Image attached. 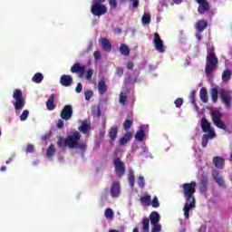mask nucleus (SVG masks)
Returning a JSON list of instances; mask_svg holds the SVG:
<instances>
[{
  "label": "nucleus",
  "mask_w": 232,
  "mask_h": 232,
  "mask_svg": "<svg viewBox=\"0 0 232 232\" xmlns=\"http://www.w3.org/2000/svg\"><path fill=\"white\" fill-rule=\"evenodd\" d=\"M182 191L187 199L183 208L185 218H189V211L195 209V193L197 191V182L184 183L182 185Z\"/></svg>",
  "instance_id": "obj_1"
},
{
  "label": "nucleus",
  "mask_w": 232,
  "mask_h": 232,
  "mask_svg": "<svg viewBox=\"0 0 232 232\" xmlns=\"http://www.w3.org/2000/svg\"><path fill=\"white\" fill-rule=\"evenodd\" d=\"M208 55L206 57L205 73L207 77H213V72L218 68V58L215 53V47L208 49Z\"/></svg>",
  "instance_id": "obj_2"
},
{
  "label": "nucleus",
  "mask_w": 232,
  "mask_h": 232,
  "mask_svg": "<svg viewBox=\"0 0 232 232\" xmlns=\"http://www.w3.org/2000/svg\"><path fill=\"white\" fill-rule=\"evenodd\" d=\"M81 132L78 130L72 132L71 135H67L64 140L59 139L57 146L60 148H70V150H74L77 148L79 140H81Z\"/></svg>",
  "instance_id": "obj_3"
},
{
  "label": "nucleus",
  "mask_w": 232,
  "mask_h": 232,
  "mask_svg": "<svg viewBox=\"0 0 232 232\" xmlns=\"http://www.w3.org/2000/svg\"><path fill=\"white\" fill-rule=\"evenodd\" d=\"M72 73H78V77L82 79L85 75V79L90 81L93 77V69H89L86 71V65H81V63H76L71 67Z\"/></svg>",
  "instance_id": "obj_4"
},
{
  "label": "nucleus",
  "mask_w": 232,
  "mask_h": 232,
  "mask_svg": "<svg viewBox=\"0 0 232 232\" xmlns=\"http://www.w3.org/2000/svg\"><path fill=\"white\" fill-rule=\"evenodd\" d=\"M13 98L14 99V107L16 111L24 108V98H23V91L15 89L13 92Z\"/></svg>",
  "instance_id": "obj_5"
},
{
  "label": "nucleus",
  "mask_w": 232,
  "mask_h": 232,
  "mask_svg": "<svg viewBox=\"0 0 232 232\" xmlns=\"http://www.w3.org/2000/svg\"><path fill=\"white\" fill-rule=\"evenodd\" d=\"M211 118L217 128H219V130H227V126H226V123H224L222 121V113H220V111H212Z\"/></svg>",
  "instance_id": "obj_6"
},
{
  "label": "nucleus",
  "mask_w": 232,
  "mask_h": 232,
  "mask_svg": "<svg viewBox=\"0 0 232 232\" xmlns=\"http://www.w3.org/2000/svg\"><path fill=\"white\" fill-rule=\"evenodd\" d=\"M114 169L116 171V175L121 179L124 177V173H126V165L120 158H114L113 160Z\"/></svg>",
  "instance_id": "obj_7"
},
{
  "label": "nucleus",
  "mask_w": 232,
  "mask_h": 232,
  "mask_svg": "<svg viewBox=\"0 0 232 232\" xmlns=\"http://www.w3.org/2000/svg\"><path fill=\"white\" fill-rule=\"evenodd\" d=\"M91 12L92 15H95L96 17H101V15L108 14V8L102 4H93L91 7Z\"/></svg>",
  "instance_id": "obj_8"
},
{
  "label": "nucleus",
  "mask_w": 232,
  "mask_h": 232,
  "mask_svg": "<svg viewBox=\"0 0 232 232\" xmlns=\"http://www.w3.org/2000/svg\"><path fill=\"white\" fill-rule=\"evenodd\" d=\"M201 130L204 133H208L209 134V139H215L216 134L215 130L211 129V123L208 121L206 118L201 119Z\"/></svg>",
  "instance_id": "obj_9"
},
{
  "label": "nucleus",
  "mask_w": 232,
  "mask_h": 232,
  "mask_svg": "<svg viewBox=\"0 0 232 232\" xmlns=\"http://www.w3.org/2000/svg\"><path fill=\"white\" fill-rule=\"evenodd\" d=\"M198 3V12L200 15H204V14H209L211 12V5H209V2L208 0H196Z\"/></svg>",
  "instance_id": "obj_10"
},
{
  "label": "nucleus",
  "mask_w": 232,
  "mask_h": 232,
  "mask_svg": "<svg viewBox=\"0 0 232 232\" xmlns=\"http://www.w3.org/2000/svg\"><path fill=\"white\" fill-rule=\"evenodd\" d=\"M209 179L208 178V174L203 172L199 178V191L200 193H208V189H209Z\"/></svg>",
  "instance_id": "obj_11"
},
{
  "label": "nucleus",
  "mask_w": 232,
  "mask_h": 232,
  "mask_svg": "<svg viewBox=\"0 0 232 232\" xmlns=\"http://www.w3.org/2000/svg\"><path fill=\"white\" fill-rule=\"evenodd\" d=\"M60 117L63 121H70L73 117V107L72 105H65L60 113Z\"/></svg>",
  "instance_id": "obj_12"
},
{
  "label": "nucleus",
  "mask_w": 232,
  "mask_h": 232,
  "mask_svg": "<svg viewBox=\"0 0 232 232\" xmlns=\"http://www.w3.org/2000/svg\"><path fill=\"white\" fill-rule=\"evenodd\" d=\"M219 95L221 97L222 102H224L226 106H231L232 100L231 93L229 92V91L221 90L219 92Z\"/></svg>",
  "instance_id": "obj_13"
},
{
  "label": "nucleus",
  "mask_w": 232,
  "mask_h": 232,
  "mask_svg": "<svg viewBox=\"0 0 232 232\" xmlns=\"http://www.w3.org/2000/svg\"><path fill=\"white\" fill-rule=\"evenodd\" d=\"M154 46L160 53L164 52V42L160 39L159 33L154 34Z\"/></svg>",
  "instance_id": "obj_14"
},
{
  "label": "nucleus",
  "mask_w": 232,
  "mask_h": 232,
  "mask_svg": "<svg viewBox=\"0 0 232 232\" xmlns=\"http://www.w3.org/2000/svg\"><path fill=\"white\" fill-rule=\"evenodd\" d=\"M60 84L68 88V86H72V84H73V78L70 74H63L60 78Z\"/></svg>",
  "instance_id": "obj_15"
},
{
  "label": "nucleus",
  "mask_w": 232,
  "mask_h": 232,
  "mask_svg": "<svg viewBox=\"0 0 232 232\" xmlns=\"http://www.w3.org/2000/svg\"><path fill=\"white\" fill-rule=\"evenodd\" d=\"M121 195V183L119 181L113 182L111 187V196L112 198H117Z\"/></svg>",
  "instance_id": "obj_16"
},
{
  "label": "nucleus",
  "mask_w": 232,
  "mask_h": 232,
  "mask_svg": "<svg viewBox=\"0 0 232 232\" xmlns=\"http://www.w3.org/2000/svg\"><path fill=\"white\" fill-rule=\"evenodd\" d=\"M78 130L83 135H88L92 130V125L88 122V120H83Z\"/></svg>",
  "instance_id": "obj_17"
},
{
  "label": "nucleus",
  "mask_w": 232,
  "mask_h": 232,
  "mask_svg": "<svg viewBox=\"0 0 232 232\" xmlns=\"http://www.w3.org/2000/svg\"><path fill=\"white\" fill-rule=\"evenodd\" d=\"M208 24H209L207 22V20L200 19L196 23L195 28L198 34H202V32L208 28Z\"/></svg>",
  "instance_id": "obj_18"
},
{
  "label": "nucleus",
  "mask_w": 232,
  "mask_h": 232,
  "mask_svg": "<svg viewBox=\"0 0 232 232\" xmlns=\"http://www.w3.org/2000/svg\"><path fill=\"white\" fill-rule=\"evenodd\" d=\"M212 177H213L215 182L218 183V185H219L220 187L225 186L226 181H224V178L220 177V173L218 172V170L214 169L212 171Z\"/></svg>",
  "instance_id": "obj_19"
},
{
  "label": "nucleus",
  "mask_w": 232,
  "mask_h": 232,
  "mask_svg": "<svg viewBox=\"0 0 232 232\" xmlns=\"http://www.w3.org/2000/svg\"><path fill=\"white\" fill-rule=\"evenodd\" d=\"M98 92L100 95H104L108 92V85H106V80L104 78H102L98 82Z\"/></svg>",
  "instance_id": "obj_20"
},
{
  "label": "nucleus",
  "mask_w": 232,
  "mask_h": 232,
  "mask_svg": "<svg viewBox=\"0 0 232 232\" xmlns=\"http://www.w3.org/2000/svg\"><path fill=\"white\" fill-rule=\"evenodd\" d=\"M117 133H119V128L117 126H112L109 130V142H114L115 139H117Z\"/></svg>",
  "instance_id": "obj_21"
},
{
  "label": "nucleus",
  "mask_w": 232,
  "mask_h": 232,
  "mask_svg": "<svg viewBox=\"0 0 232 232\" xmlns=\"http://www.w3.org/2000/svg\"><path fill=\"white\" fill-rule=\"evenodd\" d=\"M213 164L216 168H218V169H224V160L222 157L220 156H216L213 158Z\"/></svg>",
  "instance_id": "obj_22"
},
{
  "label": "nucleus",
  "mask_w": 232,
  "mask_h": 232,
  "mask_svg": "<svg viewBox=\"0 0 232 232\" xmlns=\"http://www.w3.org/2000/svg\"><path fill=\"white\" fill-rule=\"evenodd\" d=\"M55 94H51L46 102V107L49 111H53L55 110Z\"/></svg>",
  "instance_id": "obj_23"
},
{
  "label": "nucleus",
  "mask_w": 232,
  "mask_h": 232,
  "mask_svg": "<svg viewBox=\"0 0 232 232\" xmlns=\"http://www.w3.org/2000/svg\"><path fill=\"white\" fill-rule=\"evenodd\" d=\"M101 46L104 52H111V43L107 38H102Z\"/></svg>",
  "instance_id": "obj_24"
},
{
  "label": "nucleus",
  "mask_w": 232,
  "mask_h": 232,
  "mask_svg": "<svg viewBox=\"0 0 232 232\" xmlns=\"http://www.w3.org/2000/svg\"><path fill=\"white\" fill-rule=\"evenodd\" d=\"M149 219L150 224H159L160 222V215L157 211H153L150 214Z\"/></svg>",
  "instance_id": "obj_25"
},
{
  "label": "nucleus",
  "mask_w": 232,
  "mask_h": 232,
  "mask_svg": "<svg viewBox=\"0 0 232 232\" xmlns=\"http://www.w3.org/2000/svg\"><path fill=\"white\" fill-rule=\"evenodd\" d=\"M141 232H150V218H143L140 227Z\"/></svg>",
  "instance_id": "obj_26"
},
{
  "label": "nucleus",
  "mask_w": 232,
  "mask_h": 232,
  "mask_svg": "<svg viewBox=\"0 0 232 232\" xmlns=\"http://www.w3.org/2000/svg\"><path fill=\"white\" fill-rule=\"evenodd\" d=\"M133 137L131 136V132L127 131L122 138L120 139V146H124L125 144H128L130 140H131Z\"/></svg>",
  "instance_id": "obj_27"
},
{
  "label": "nucleus",
  "mask_w": 232,
  "mask_h": 232,
  "mask_svg": "<svg viewBox=\"0 0 232 232\" xmlns=\"http://www.w3.org/2000/svg\"><path fill=\"white\" fill-rule=\"evenodd\" d=\"M199 97L205 104L208 103V89L207 88H201L199 91Z\"/></svg>",
  "instance_id": "obj_28"
},
{
  "label": "nucleus",
  "mask_w": 232,
  "mask_h": 232,
  "mask_svg": "<svg viewBox=\"0 0 232 232\" xmlns=\"http://www.w3.org/2000/svg\"><path fill=\"white\" fill-rule=\"evenodd\" d=\"M210 95L212 102H214V104H217V102H218V89L217 87L212 88L210 91Z\"/></svg>",
  "instance_id": "obj_29"
},
{
  "label": "nucleus",
  "mask_w": 232,
  "mask_h": 232,
  "mask_svg": "<svg viewBox=\"0 0 232 232\" xmlns=\"http://www.w3.org/2000/svg\"><path fill=\"white\" fill-rule=\"evenodd\" d=\"M120 53H121V55H123L124 57H128V55H130V47H128V45L121 44L120 45Z\"/></svg>",
  "instance_id": "obj_30"
},
{
  "label": "nucleus",
  "mask_w": 232,
  "mask_h": 232,
  "mask_svg": "<svg viewBox=\"0 0 232 232\" xmlns=\"http://www.w3.org/2000/svg\"><path fill=\"white\" fill-rule=\"evenodd\" d=\"M43 79H44V76L41 72H36L33 78L32 81L33 82H35L36 84H41L43 82Z\"/></svg>",
  "instance_id": "obj_31"
},
{
  "label": "nucleus",
  "mask_w": 232,
  "mask_h": 232,
  "mask_svg": "<svg viewBox=\"0 0 232 232\" xmlns=\"http://www.w3.org/2000/svg\"><path fill=\"white\" fill-rule=\"evenodd\" d=\"M145 136H146V132L144 131V129H140L136 132L135 140H139V142H142V140H144Z\"/></svg>",
  "instance_id": "obj_32"
},
{
  "label": "nucleus",
  "mask_w": 232,
  "mask_h": 232,
  "mask_svg": "<svg viewBox=\"0 0 232 232\" xmlns=\"http://www.w3.org/2000/svg\"><path fill=\"white\" fill-rule=\"evenodd\" d=\"M231 76H232V71L231 70H225L222 73L223 82H227V81H230Z\"/></svg>",
  "instance_id": "obj_33"
},
{
  "label": "nucleus",
  "mask_w": 232,
  "mask_h": 232,
  "mask_svg": "<svg viewBox=\"0 0 232 232\" xmlns=\"http://www.w3.org/2000/svg\"><path fill=\"white\" fill-rule=\"evenodd\" d=\"M128 181H129L130 188H135V174H134L133 170L129 171Z\"/></svg>",
  "instance_id": "obj_34"
},
{
  "label": "nucleus",
  "mask_w": 232,
  "mask_h": 232,
  "mask_svg": "<svg viewBox=\"0 0 232 232\" xmlns=\"http://www.w3.org/2000/svg\"><path fill=\"white\" fill-rule=\"evenodd\" d=\"M53 155H55V147L51 144L46 150V156L48 159H53Z\"/></svg>",
  "instance_id": "obj_35"
},
{
  "label": "nucleus",
  "mask_w": 232,
  "mask_h": 232,
  "mask_svg": "<svg viewBox=\"0 0 232 232\" xmlns=\"http://www.w3.org/2000/svg\"><path fill=\"white\" fill-rule=\"evenodd\" d=\"M141 204L144 206H151V196L147 195L140 198Z\"/></svg>",
  "instance_id": "obj_36"
},
{
  "label": "nucleus",
  "mask_w": 232,
  "mask_h": 232,
  "mask_svg": "<svg viewBox=\"0 0 232 232\" xmlns=\"http://www.w3.org/2000/svg\"><path fill=\"white\" fill-rule=\"evenodd\" d=\"M142 24H150L151 23V14H144L141 17Z\"/></svg>",
  "instance_id": "obj_37"
},
{
  "label": "nucleus",
  "mask_w": 232,
  "mask_h": 232,
  "mask_svg": "<svg viewBox=\"0 0 232 232\" xmlns=\"http://www.w3.org/2000/svg\"><path fill=\"white\" fill-rule=\"evenodd\" d=\"M152 227L150 229V232H161L162 231V225L160 223H152Z\"/></svg>",
  "instance_id": "obj_38"
},
{
  "label": "nucleus",
  "mask_w": 232,
  "mask_h": 232,
  "mask_svg": "<svg viewBox=\"0 0 232 232\" xmlns=\"http://www.w3.org/2000/svg\"><path fill=\"white\" fill-rule=\"evenodd\" d=\"M131 126H133V121L129 119L125 120V121L123 122V128L125 131H128V130H130Z\"/></svg>",
  "instance_id": "obj_39"
},
{
  "label": "nucleus",
  "mask_w": 232,
  "mask_h": 232,
  "mask_svg": "<svg viewBox=\"0 0 232 232\" xmlns=\"http://www.w3.org/2000/svg\"><path fill=\"white\" fill-rule=\"evenodd\" d=\"M209 134H204L202 136V140H201V146H203V148H206V146H208V142H209Z\"/></svg>",
  "instance_id": "obj_40"
},
{
  "label": "nucleus",
  "mask_w": 232,
  "mask_h": 232,
  "mask_svg": "<svg viewBox=\"0 0 232 232\" xmlns=\"http://www.w3.org/2000/svg\"><path fill=\"white\" fill-rule=\"evenodd\" d=\"M150 206L152 208H160V202H159V198H157V196H155L152 199V201L150 200Z\"/></svg>",
  "instance_id": "obj_41"
},
{
  "label": "nucleus",
  "mask_w": 232,
  "mask_h": 232,
  "mask_svg": "<svg viewBox=\"0 0 232 232\" xmlns=\"http://www.w3.org/2000/svg\"><path fill=\"white\" fill-rule=\"evenodd\" d=\"M85 101H90L93 97V91L88 90L84 92Z\"/></svg>",
  "instance_id": "obj_42"
},
{
  "label": "nucleus",
  "mask_w": 232,
  "mask_h": 232,
  "mask_svg": "<svg viewBox=\"0 0 232 232\" xmlns=\"http://www.w3.org/2000/svg\"><path fill=\"white\" fill-rule=\"evenodd\" d=\"M128 99V95L124 92L120 93V104H126V100Z\"/></svg>",
  "instance_id": "obj_43"
},
{
  "label": "nucleus",
  "mask_w": 232,
  "mask_h": 232,
  "mask_svg": "<svg viewBox=\"0 0 232 232\" xmlns=\"http://www.w3.org/2000/svg\"><path fill=\"white\" fill-rule=\"evenodd\" d=\"M28 115H30V111L28 110H24L20 116V121H26V119H28Z\"/></svg>",
  "instance_id": "obj_44"
},
{
  "label": "nucleus",
  "mask_w": 232,
  "mask_h": 232,
  "mask_svg": "<svg viewBox=\"0 0 232 232\" xmlns=\"http://www.w3.org/2000/svg\"><path fill=\"white\" fill-rule=\"evenodd\" d=\"M92 116L93 117H101V108L100 107L92 108Z\"/></svg>",
  "instance_id": "obj_45"
},
{
  "label": "nucleus",
  "mask_w": 232,
  "mask_h": 232,
  "mask_svg": "<svg viewBox=\"0 0 232 232\" xmlns=\"http://www.w3.org/2000/svg\"><path fill=\"white\" fill-rule=\"evenodd\" d=\"M174 104L176 108H181L182 104H184V100L182 98H178L175 102Z\"/></svg>",
  "instance_id": "obj_46"
},
{
  "label": "nucleus",
  "mask_w": 232,
  "mask_h": 232,
  "mask_svg": "<svg viewBox=\"0 0 232 232\" xmlns=\"http://www.w3.org/2000/svg\"><path fill=\"white\" fill-rule=\"evenodd\" d=\"M105 217L107 218H113V209L106 208V210H105Z\"/></svg>",
  "instance_id": "obj_47"
},
{
  "label": "nucleus",
  "mask_w": 232,
  "mask_h": 232,
  "mask_svg": "<svg viewBox=\"0 0 232 232\" xmlns=\"http://www.w3.org/2000/svg\"><path fill=\"white\" fill-rule=\"evenodd\" d=\"M138 186L139 188H142L144 186H146V183L144 182V177L140 176L138 179Z\"/></svg>",
  "instance_id": "obj_48"
},
{
  "label": "nucleus",
  "mask_w": 232,
  "mask_h": 232,
  "mask_svg": "<svg viewBox=\"0 0 232 232\" xmlns=\"http://www.w3.org/2000/svg\"><path fill=\"white\" fill-rule=\"evenodd\" d=\"M116 75H117V77H122V75H124V68L118 67L116 69Z\"/></svg>",
  "instance_id": "obj_49"
},
{
  "label": "nucleus",
  "mask_w": 232,
  "mask_h": 232,
  "mask_svg": "<svg viewBox=\"0 0 232 232\" xmlns=\"http://www.w3.org/2000/svg\"><path fill=\"white\" fill-rule=\"evenodd\" d=\"M76 148H79V150H82V151H86L87 145L86 143H79L76 146Z\"/></svg>",
  "instance_id": "obj_50"
},
{
  "label": "nucleus",
  "mask_w": 232,
  "mask_h": 232,
  "mask_svg": "<svg viewBox=\"0 0 232 232\" xmlns=\"http://www.w3.org/2000/svg\"><path fill=\"white\" fill-rule=\"evenodd\" d=\"M75 92L76 93H81L82 92V83L81 82L77 83Z\"/></svg>",
  "instance_id": "obj_51"
},
{
  "label": "nucleus",
  "mask_w": 232,
  "mask_h": 232,
  "mask_svg": "<svg viewBox=\"0 0 232 232\" xmlns=\"http://www.w3.org/2000/svg\"><path fill=\"white\" fill-rule=\"evenodd\" d=\"M134 66H135V63H133V62H131V61H129L126 63L127 70H133Z\"/></svg>",
  "instance_id": "obj_52"
},
{
  "label": "nucleus",
  "mask_w": 232,
  "mask_h": 232,
  "mask_svg": "<svg viewBox=\"0 0 232 232\" xmlns=\"http://www.w3.org/2000/svg\"><path fill=\"white\" fill-rule=\"evenodd\" d=\"M190 99H191V101H192V104H193L194 106H196V105H197V100L195 99V91L191 92V93H190Z\"/></svg>",
  "instance_id": "obj_53"
},
{
  "label": "nucleus",
  "mask_w": 232,
  "mask_h": 232,
  "mask_svg": "<svg viewBox=\"0 0 232 232\" xmlns=\"http://www.w3.org/2000/svg\"><path fill=\"white\" fill-rule=\"evenodd\" d=\"M34 145H32V144L27 145V147H26L27 153H34Z\"/></svg>",
  "instance_id": "obj_54"
},
{
  "label": "nucleus",
  "mask_w": 232,
  "mask_h": 232,
  "mask_svg": "<svg viewBox=\"0 0 232 232\" xmlns=\"http://www.w3.org/2000/svg\"><path fill=\"white\" fill-rule=\"evenodd\" d=\"M57 128L59 130H63V128H64V121H63V120H58Z\"/></svg>",
  "instance_id": "obj_55"
},
{
  "label": "nucleus",
  "mask_w": 232,
  "mask_h": 232,
  "mask_svg": "<svg viewBox=\"0 0 232 232\" xmlns=\"http://www.w3.org/2000/svg\"><path fill=\"white\" fill-rule=\"evenodd\" d=\"M109 5L111 8H115L117 6V0H109Z\"/></svg>",
  "instance_id": "obj_56"
},
{
  "label": "nucleus",
  "mask_w": 232,
  "mask_h": 232,
  "mask_svg": "<svg viewBox=\"0 0 232 232\" xmlns=\"http://www.w3.org/2000/svg\"><path fill=\"white\" fill-rule=\"evenodd\" d=\"M93 55H94L95 61H99L101 59V52L95 51Z\"/></svg>",
  "instance_id": "obj_57"
},
{
  "label": "nucleus",
  "mask_w": 232,
  "mask_h": 232,
  "mask_svg": "<svg viewBox=\"0 0 232 232\" xmlns=\"http://www.w3.org/2000/svg\"><path fill=\"white\" fill-rule=\"evenodd\" d=\"M130 3H132V7L133 8H139V0H129Z\"/></svg>",
  "instance_id": "obj_58"
},
{
  "label": "nucleus",
  "mask_w": 232,
  "mask_h": 232,
  "mask_svg": "<svg viewBox=\"0 0 232 232\" xmlns=\"http://www.w3.org/2000/svg\"><path fill=\"white\" fill-rule=\"evenodd\" d=\"M106 0H93L92 4L96 5H102V3H105Z\"/></svg>",
  "instance_id": "obj_59"
},
{
  "label": "nucleus",
  "mask_w": 232,
  "mask_h": 232,
  "mask_svg": "<svg viewBox=\"0 0 232 232\" xmlns=\"http://www.w3.org/2000/svg\"><path fill=\"white\" fill-rule=\"evenodd\" d=\"M196 37H197L198 41H200L202 39L200 36V33H198V32H197Z\"/></svg>",
  "instance_id": "obj_60"
},
{
  "label": "nucleus",
  "mask_w": 232,
  "mask_h": 232,
  "mask_svg": "<svg viewBox=\"0 0 232 232\" xmlns=\"http://www.w3.org/2000/svg\"><path fill=\"white\" fill-rule=\"evenodd\" d=\"M175 5H180L182 3V0H174Z\"/></svg>",
  "instance_id": "obj_61"
},
{
  "label": "nucleus",
  "mask_w": 232,
  "mask_h": 232,
  "mask_svg": "<svg viewBox=\"0 0 232 232\" xmlns=\"http://www.w3.org/2000/svg\"><path fill=\"white\" fill-rule=\"evenodd\" d=\"M93 47V44H91V45L88 47L87 52H92V48Z\"/></svg>",
  "instance_id": "obj_62"
},
{
  "label": "nucleus",
  "mask_w": 232,
  "mask_h": 232,
  "mask_svg": "<svg viewBox=\"0 0 232 232\" xmlns=\"http://www.w3.org/2000/svg\"><path fill=\"white\" fill-rule=\"evenodd\" d=\"M0 171H6V167L5 166L1 167Z\"/></svg>",
  "instance_id": "obj_63"
},
{
  "label": "nucleus",
  "mask_w": 232,
  "mask_h": 232,
  "mask_svg": "<svg viewBox=\"0 0 232 232\" xmlns=\"http://www.w3.org/2000/svg\"><path fill=\"white\" fill-rule=\"evenodd\" d=\"M132 232H139V228L138 227H134Z\"/></svg>",
  "instance_id": "obj_64"
}]
</instances>
